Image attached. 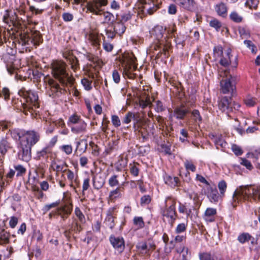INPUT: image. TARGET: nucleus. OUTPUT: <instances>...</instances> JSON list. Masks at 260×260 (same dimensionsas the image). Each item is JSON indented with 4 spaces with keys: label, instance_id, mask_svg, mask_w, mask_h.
Wrapping results in <instances>:
<instances>
[{
    "label": "nucleus",
    "instance_id": "obj_1",
    "mask_svg": "<svg viewBox=\"0 0 260 260\" xmlns=\"http://www.w3.org/2000/svg\"><path fill=\"white\" fill-rule=\"evenodd\" d=\"M252 199L255 201H260V188L248 185L240 186L234 191L232 204L233 207H235L241 201H251Z\"/></svg>",
    "mask_w": 260,
    "mask_h": 260
},
{
    "label": "nucleus",
    "instance_id": "obj_2",
    "mask_svg": "<svg viewBox=\"0 0 260 260\" xmlns=\"http://www.w3.org/2000/svg\"><path fill=\"white\" fill-rule=\"evenodd\" d=\"M20 96L23 98L25 103L22 104L23 112L27 114V111L32 112L40 107L38 94L31 90H26L22 88L18 91Z\"/></svg>",
    "mask_w": 260,
    "mask_h": 260
},
{
    "label": "nucleus",
    "instance_id": "obj_3",
    "mask_svg": "<svg viewBox=\"0 0 260 260\" xmlns=\"http://www.w3.org/2000/svg\"><path fill=\"white\" fill-rule=\"evenodd\" d=\"M134 128L141 136L143 142L148 140L154 135L155 131L154 125L149 119H137L134 124Z\"/></svg>",
    "mask_w": 260,
    "mask_h": 260
},
{
    "label": "nucleus",
    "instance_id": "obj_4",
    "mask_svg": "<svg viewBox=\"0 0 260 260\" xmlns=\"http://www.w3.org/2000/svg\"><path fill=\"white\" fill-rule=\"evenodd\" d=\"M136 61V58L132 55H126L122 56L121 62L123 68L122 75L125 79L138 80L137 78H140V77L137 76L131 72L132 70H136L137 68Z\"/></svg>",
    "mask_w": 260,
    "mask_h": 260
},
{
    "label": "nucleus",
    "instance_id": "obj_5",
    "mask_svg": "<svg viewBox=\"0 0 260 260\" xmlns=\"http://www.w3.org/2000/svg\"><path fill=\"white\" fill-rule=\"evenodd\" d=\"M52 74L58 81H73L66 71V64L62 61L53 60L51 63Z\"/></svg>",
    "mask_w": 260,
    "mask_h": 260
},
{
    "label": "nucleus",
    "instance_id": "obj_6",
    "mask_svg": "<svg viewBox=\"0 0 260 260\" xmlns=\"http://www.w3.org/2000/svg\"><path fill=\"white\" fill-rule=\"evenodd\" d=\"M175 201L170 197L166 198L165 201L166 209L162 211V215L167 218H169L174 221L177 216L175 210Z\"/></svg>",
    "mask_w": 260,
    "mask_h": 260
},
{
    "label": "nucleus",
    "instance_id": "obj_7",
    "mask_svg": "<svg viewBox=\"0 0 260 260\" xmlns=\"http://www.w3.org/2000/svg\"><path fill=\"white\" fill-rule=\"evenodd\" d=\"M23 139L20 142H25V144L32 147L40 139V134L35 131H25Z\"/></svg>",
    "mask_w": 260,
    "mask_h": 260
},
{
    "label": "nucleus",
    "instance_id": "obj_8",
    "mask_svg": "<svg viewBox=\"0 0 260 260\" xmlns=\"http://www.w3.org/2000/svg\"><path fill=\"white\" fill-rule=\"evenodd\" d=\"M18 158L24 161H28L31 157V146L25 144V142H19Z\"/></svg>",
    "mask_w": 260,
    "mask_h": 260
},
{
    "label": "nucleus",
    "instance_id": "obj_9",
    "mask_svg": "<svg viewBox=\"0 0 260 260\" xmlns=\"http://www.w3.org/2000/svg\"><path fill=\"white\" fill-rule=\"evenodd\" d=\"M22 45H27L30 42L33 45L37 46L41 43V37L38 32H35L30 36L29 35H24L21 37Z\"/></svg>",
    "mask_w": 260,
    "mask_h": 260
},
{
    "label": "nucleus",
    "instance_id": "obj_10",
    "mask_svg": "<svg viewBox=\"0 0 260 260\" xmlns=\"http://www.w3.org/2000/svg\"><path fill=\"white\" fill-rule=\"evenodd\" d=\"M73 210V205L70 202L66 203L56 209V213L60 216L63 221L66 220L71 214Z\"/></svg>",
    "mask_w": 260,
    "mask_h": 260
},
{
    "label": "nucleus",
    "instance_id": "obj_11",
    "mask_svg": "<svg viewBox=\"0 0 260 260\" xmlns=\"http://www.w3.org/2000/svg\"><path fill=\"white\" fill-rule=\"evenodd\" d=\"M232 98L226 96L221 97L218 101V108L222 112L229 113L233 110Z\"/></svg>",
    "mask_w": 260,
    "mask_h": 260
},
{
    "label": "nucleus",
    "instance_id": "obj_12",
    "mask_svg": "<svg viewBox=\"0 0 260 260\" xmlns=\"http://www.w3.org/2000/svg\"><path fill=\"white\" fill-rule=\"evenodd\" d=\"M189 108L184 104L176 107L174 110V116L178 119H183L190 112Z\"/></svg>",
    "mask_w": 260,
    "mask_h": 260
},
{
    "label": "nucleus",
    "instance_id": "obj_13",
    "mask_svg": "<svg viewBox=\"0 0 260 260\" xmlns=\"http://www.w3.org/2000/svg\"><path fill=\"white\" fill-rule=\"evenodd\" d=\"M110 243L118 252H121L125 248L124 241L122 237L110 236L109 238Z\"/></svg>",
    "mask_w": 260,
    "mask_h": 260
},
{
    "label": "nucleus",
    "instance_id": "obj_14",
    "mask_svg": "<svg viewBox=\"0 0 260 260\" xmlns=\"http://www.w3.org/2000/svg\"><path fill=\"white\" fill-rule=\"evenodd\" d=\"M124 183L118 186L116 189L111 190L109 192L108 202L114 203L116 200L121 198L122 192L124 191Z\"/></svg>",
    "mask_w": 260,
    "mask_h": 260
},
{
    "label": "nucleus",
    "instance_id": "obj_15",
    "mask_svg": "<svg viewBox=\"0 0 260 260\" xmlns=\"http://www.w3.org/2000/svg\"><path fill=\"white\" fill-rule=\"evenodd\" d=\"M177 5L184 10L193 11L196 9V3L194 0H175Z\"/></svg>",
    "mask_w": 260,
    "mask_h": 260
},
{
    "label": "nucleus",
    "instance_id": "obj_16",
    "mask_svg": "<svg viewBox=\"0 0 260 260\" xmlns=\"http://www.w3.org/2000/svg\"><path fill=\"white\" fill-rule=\"evenodd\" d=\"M220 91L223 94L234 95L236 91L235 82H220Z\"/></svg>",
    "mask_w": 260,
    "mask_h": 260
},
{
    "label": "nucleus",
    "instance_id": "obj_17",
    "mask_svg": "<svg viewBox=\"0 0 260 260\" xmlns=\"http://www.w3.org/2000/svg\"><path fill=\"white\" fill-rule=\"evenodd\" d=\"M71 132L76 135L84 134L87 131V123L83 119L71 127Z\"/></svg>",
    "mask_w": 260,
    "mask_h": 260
},
{
    "label": "nucleus",
    "instance_id": "obj_18",
    "mask_svg": "<svg viewBox=\"0 0 260 260\" xmlns=\"http://www.w3.org/2000/svg\"><path fill=\"white\" fill-rule=\"evenodd\" d=\"M206 194L211 202L216 203L218 201L219 194L216 186H207Z\"/></svg>",
    "mask_w": 260,
    "mask_h": 260
},
{
    "label": "nucleus",
    "instance_id": "obj_19",
    "mask_svg": "<svg viewBox=\"0 0 260 260\" xmlns=\"http://www.w3.org/2000/svg\"><path fill=\"white\" fill-rule=\"evenodd\" d=\"M138 90L140 91H144V97L141 98L139 99V105L142 108H145L148 106H149L151 104L149 96L148 94L147 93L146 91H148V88L147 87V89H145L144 88V86L143 85L141 86V85L139 86V87L138 88Z\"/></svg>",
    "mask_w": 260,
    "mask_h": 260
},
{
    "label": "nucleus",
    "instance_id": "obj_20",
    "mask_svg": "<svg viewBox=\"0 0 260 260\" xmlns=\"http://www.w3.org/2000/svg\"><path fill=\"white\" fill-rule=\"evenodd\" d=\"M52 149L50 146H47L41 150L38 151L36 153L37 159H47L52 154Z\"/></svg>",
    "mask_w": 260,
    "mask_h": 260
},
{
    "label": "nucleus",
    "instance_id": "obj_21",
    "mask_svg": "<svg viewBox=\"0 0 260 260\" xmlns=\"http://www.w3.org/2000/svg\"><path fill=\"white\" fill-rule=\"evenodd\" d=\"M12 148L11 143L7 138H3L0 141V153L4 156L8 151Z\"/></svg>",
    "mask_w": 260,
    "mask_h": 260
},
{
    "label": "nucleus",
    "instance_id": "obj_22",
    "mask_svg": "<svg viewBox=\"0 0 260 260\" xmlns=\"http://www.w3.org/2000/svg\"><path fill=\"white\" fill-rule=\"evenodd\" d=\"M238 240L240 243L242 244L249 241L252 245H254L256 244V241L254 238L251 236L248 233H243L239 235L238 237Z\"/></svg>",
    "mask_w": 260,
    "mask_h": 260
},
{
    "label": "nucleus",
    "instance_id": "obj_23",
    "mask_svg": "<svg viewBox=\"0 0 260 260\" xmlns=\"http://www.w3.org/2000/svg\"><path fill=\"white\" fill-rule=\"evenodd\" d=\"M92 182L94 189L99 190L104 186L105 180L101 175L96 174L93 177Z\"/></svg>",
    "mask_w": 260,
    "mask_h": 260
},
{
    "label": "nucleus",
    "instance_id": "obj_24",
    "mask_svg": "<svg viewBox=\"0 0 260 260\" xmlns=\"http://www.w3.org/2000/svg\"><path fill=\"white\" fill-rule=\"evenodd\" d=\"M67 166H68L66 163L59 164L53 161L51 162L50 168L52 169L53 171L56 172V176H57L59 172H65V171L66 170V168L67 167Z\"/></svg>",
    "mask_w": 260,
    "mask_h": 260
},
{
    "label": "nucleus",
    "instance_id": "obj_25",
    "mask_svg": "<svg viewBox=\"0 0 260 260\" xmlns=\"http://www.w3.org/2000/svg\"><path fill=\"white\" fill-rule=\"evenodd\" d=\"M215 10L217 14L223 18L227 16L228 8L223 2H220L215 6Z\"/></svg>",
    "mask_w": 260,
    "mask_h": 260
},
{
    "label": "nucleus",
    "instance_id": "obj_26",
    "mask_svg": "<svg viewBox=\"0 0 260 260\" xmlns=\"http://www.w3.org/2000/svg\"><path fill=\"white\" fill-rule=\"evenodd\" d=\"M216 210L213 208H208L204 213V219L209 222H212L215 220V215L216 214Z\"/></svg>",
    "mask_w": 260,
    "mask_h": 260
},
{
    "label": "nucleus",
    "instance_id": "obj_27",
    "mask_svg": "<svg viewBox=\"0 0 260 260\" xmlns=\"http://www.w3.org/2000/svg\"><path fill=\"white\" fill-rule=\"evenodd\" d=\"M232 50L230 48H228L226 51V56H222L219 61L220 64L224 67H228L231 63V57L232 56L231 55Z\"/></svg>",
    "mask_w": 260,
    "mask_h": 260
},
{
    "label": "nucleus",
    "instance_id": "obj_28",
    "mask_svg": "<svg viewBox=\"0 0 260 260\" xmlns=\"http://www.w3.org/2000/svg\"><path fill=\"white\" fill-rule=\"evenodd\" d=\"M76 218H73L72 223L69 225L71 230L76 234L79 233L83 230L82 226Z\"/></svg>",
    "mask_w": 260,
    "mask_h": 260
},
{
    "label": "nucleus",
    "instance_id": "obj_29",
    "mask_svg": "<svg viewBox=\"0 0 260 260\" xmlns=\"http://www.w3.org/2000/svg\"><path fill=\"white\" fill-rule=\"evenodd\" d=\"M165 29L160 25L156 26L151 31L152 35L155 36L157 40H159L162 38Z\"/></svg>",
    "mask_w": 260,
    "mask_h": 260
},
{
    "label": "nucleus",
    "instance_id": "obj_30",
    "mask_svg": "<svg viewBox=\"0 0 260 260\" xmlns=\"http://www.w3.org/2000/svg\"><path fill=\"white\" fill-rule=\"evenodd\" d=\"M10 234L9 233L3 230L0 232V245H4L9 243Z\"/></svg>",
    "mask_w": 260,
    "mask_h": 260
},
{
    "label": "nucleus",
    "instance_id": "obj_31",
    "mask_svg": "<svg viewBox=\"0 0 260 260\" xmlns=\"http://www.w3.org/2000/svg\"><path fill=\"white\" fill-rule=\"evenodd\" d=\"M9 131L11 132V135L12 138L16 140H19L20 141L21 139H23V137L24 136V134H25V130L23 129H13L11 131L9 129Z\"/></svg>",
    "mask_w": 260,
    "mask_h": 260
},
{
    "label": "nucleus",
    "instance_id": "obj_32",
    "mask_svg": "<svg viewBox=\"0 0 260 260\" xmlns=\"http://www.w3.org/2000/svg\"><path fill=\"white\" fill-rule=\"evenodd\" d=\"M113 29L114 31L121 36L122 35L125 31L126 27L122 23H121L119 21L115 22V25H114Z\"/></svg>",
    "mask_w": 260,
    "mask_h": 260
},
{
    "label": "nucleus",
    "instance_id": "obj_33",
    "mask_svg": "<svg viewBox=\"0 0 260 260\" xmlns=\"http://www.w3.org/2000/svg\"><path fill=\"white\" fill-rule=\"evenodd\" d=\"M156 47L158 48V52L156 54V57L157 58H160L161 57V55L163 54L165 56H167V53L168 52V49L164 45H161V44L160 45H155L154 46V49L155 50H157Z\"/></svg>",
    "mask_w": 260,
    "mask_h": 260
},
{
    "label": "nucleus",
    "instance_id": "obj_34",
    "mask_svg": "<svg viewBox=\"0 0 260 260\" xmlns=\"http://www.w3.org/2000/svg\"><path fill=\"white\" fill-rule=\"evenodd\" d=\"M132 119L136 121L135 122H136L137 120L139 119L136 118V114L135 113H133L132 112H128L126 114V115L124 117L122 120V122L123 123L128 124L131 122Z\"/></svg>",
    "mask_w": 260,
    "mask_h": 260
},
{
    "label": "nucleus",
    "instance_id": "obj_35",
    "mask_svg": "<svg viewBox=\"0 0 260 260\" xmlns=\"http://www.w3.org/2000/svg\"><path fill=\"white\" fill-rule=\"evenodd\" d=\"M132 18V14L129 12L123 13L120 16L117 15L116 19L118 21L124 24V22H127Z\"/></svg>",
    "mask_w": 260,
    "mask_h": 260
},
{
    "label": "nucleus",
    "instance_id": "obj_36",
    "mask_svg": "<svg viewBox=\"0 0 260 260\" xmlns=\"http://www.w3.org/2000/svg\"><path fill=\"white\" fill-rule=\"evenodd\" d=\"M82 119L81 118L80 116L77 115L76 113H74L71 115L69 117V119L68 121V125H70L71 124H76V123L80 122V120H82Z\"/></svg>",
    "mask_w": 260,
    "mask_h": 260
},
{
    "label": "nucleus",
    "instance_id": "obj_37",
    "mask_svg": "<svg viewBox=\"0 0 260 260\" xmlns=\"http://www.w3.org/2000/svg\"><path fill=\"white\" fill-rule=\"evenodd\" d=\"M46 88H49L53 92H61V88L59 87V85L57 82H47Z\"/></svg>",
    "mask_w": 260,
    "mask_h": 260
},
{
    "label": "nucleus",
    "instance_id": "obj_38",
    "mask_svg": "<svg viewBox=\"0 0 260 260\" xmlns=\"http://www.w3.org/2000/svg\"><path fill=\"white\" fill-rule=\"evenodd\" d=\"M139 165L138 163L135 162L133 164H130L129 165V169L131 174L135 177L138 176L139 175V169L138 167Z\"/></svg>",
    "mask_w": 260,
    "mask_h": 260
},
{
    "label": "nucleus",
    "instance_id": "obj_39",
    "mask_svg": "<svg viewBox=\"0 0 260 260\" xmlns=\"http://www.w3.org/2000/svg\"><path fill=\"white\" fill-rule=\"evenodd\" d=\"M133 222L137 229H142L145 225L143 219L142 217H135L133 219Z\"/></svg>",
    "mask_w": 260,
    "mask_h": 260
},
{
    "label": "nucleus",
    "instance_id": "obj_40",
    "mask_svg": "<svg viewBox=\"0 0 260 260\" xmlns=\"http://www.w3.org/2000/svg\"><path fill=\"white\" fill-rule=\"evenodd\" d=\"M179 179L177 177H169L166 179V183L171 186H177L178 185Z\"/></svg>",
    "mask_w": 260,
    "mask_h": 260
},
{
    "label": "nucleus",
    "instance_id": "obj_41",
    "mask_svg": "<svg viewBox=\"0 0 260 260\" xmlns=\"http://www.w3.org/2000/svg\"><path fill=\"white\" fill-rule=\"evenodd\" d=\"M146 242H139L137 245V248L138 250H140L142 254L148 255L149 251H147Z\"/></svg>",
    "mask_w": 260,
    "mask_h": 260
},
{
    "label": "nucleus",
    "instance_id": "obj_42",
    "mask_svg": "<svg viewBox=\"0 0 260 260\" xmlns=\"http://www.w3.org/2000/svg\"><path fill=\"white\" fill-rule=\"evenodd\" d=\"M14 168L17 172V176H22L26 173V169L21 165H15Z\"/></svg>",
    "mask_w": 260,
    "mask_h": 260
},
{
    "label": "nucleus",
    "instance_id": "obj_43",
    "mask_svg": "<svg viewBox=\"0 0 260 260\" xmlns=\"http://www.w3.org/2000/svg\"><path fill=\"white\" fill-rule=\"evenodd\" d=\"M230 19L235 22L239 23L242 21L243 18L236 12H233L230 15Z\"/></svg>",
    "mask_w": 260,
    "mask_h": 260
},
{
    "label": "nucleus",
    "instance_id": "obj_44",
    "mask_svg": "<svg viewBox=\"0 0 260 260\" xmlns=\"http://www.w3.org/2000/svg\"><path fill=\"white\" fill-rule=\"evenodd\" d=\"M75 214L78 217L79 221L83 223L85 221V216L79 207H76L75 209Z\"/></svg>",
    "mask_w": 260,
    "mask_h": 260
},
{
    "label": "nucleus",
    "instance_id": "obj_45",
    "mask_svg": "<svg viewBox=\"0 0 260 260\" xmlns=\"http://www.w3.org/2000/svg\"><path fill=\"white\" fill-rule=\"evenodd\" d=\"M69 61L71 64V67L74 70H77L79 68V62L77 58L72 56L69 58Z\"/></svg>",
    "mask_w": 260,
    "mask_h": 260
},
{
    "label": "nucleus",
    "instance_id": "obj_46",
    "mask_svg": "<svg viewBox=\"0 0 260 260\" xmlns=\"http://www.w3.org/2000/svg\"><path fill=\"white\" fill-rule=\"evenodd\" d=\"M184 167L187 171H191L192 172H194L196 171V167L193 165L192 161L186 160L184 161Z\"/></svg>",
    "mask_w": 260,
    "mask_h": 260
},
{
    "label": "nucleus",
    "instance_id": "obj_47",
    "mask_svg": "<svg viewBox=\"0 0 260 260\" xmlns=\"http://www.w3.org/2000/svg\"><path fill=\"white\" fill-rule=\"evenodd\" d=\"M87 143L86 140H81L77 143L76 149H79L81 152H85L87 149Z\"/></svg>",
    "mask_w": 260,
    "mask_h": 260
},
{
    "label": "nucleus",
    "instance_id": "obj_48",
    "mask_svg": "<svg viewBox=\"0 0 260 260\" xmlns=\"http://www.w3.org/2000/svg\"><path fill=\"white\" fill-rule=\"evenodd\" d=\"M117 178V175H114L109 179L108 183L111 187H114L119 185V181Z\"/></svg>",
    "mask_w": 260,
    "mask_h": 260
},
{
    "label": "nucleus",
    "instance_id": "obj_49",
    "mask_svg": "<svg viewBox=\"0 0 260 260\" xmlns=\"http://www.w3.org/2000/svg\"><path fill=\"white\" fill-rule=\"evenodd\" d=\"M209 24L210 26L215 28L217 31H219L221 27V22L216 19L211 20Z\"/></svg>",
    "mask_w": 260,
    "mask_h": 260
},
{
    "label": "nucleus",
    "instance_id": "obj_50",
    "mask_svg": "<svg viewBox=\"0 0 260 260\" xmlns=\"http://www.w3.org/2000/svg\"><path fill=\"white\" fill-rule=\"evenodd\" d=\"M218 187L219 188L220 193L221 195H224V193L226 189L227 185L225 181H220L218 184Z\"/></svg>",
    "mask_w": 260,
    "mask_h": 260
},
{
    "label": "nucleus",
    "instance_id": "obj_51",
    "mask_svg": "<svg viewBox=\"0 0 260 260\" xmlns=\"http://www.w3.org/2000/svg\"><path fill=\"white\" fill-rule=\"evenodd\" d=\"M200 260H214L213 257L208 252H202L199 253Z\"/></svg>",
    "mask_w": 260,
    "mask_h": 260
},
{
    "label": "nucleus",
    "instance_id": "obj_52",
    "mask_svg": "<svg viewBox=\"0 0 260 260\" xmlns=\"http://www.w3.org/2000/svg\"><path fill=\"white\" fill-rule=\"evenodd\" d=\"M259 3L258 0H247L245 5L250 9H256Z\"/></svg>",
    "mask_w": 260,
    "mask_h": 260
},
{
    "label": "nucleus",
    "instance_id": "obj_53",
    "mask_svg": "<svg viewBox=\"0 0 260 260\" xmlns=\"http://www.w3.org/2000/svg\"><path fill=\"white\" fill-rule=\"evenodd\" d=\"M60 150L67 155H70L72 153L73 148L71 145H63L60 147Z\"/></svg>",
    "mask_w": 260,
    "mask_h": 260
},
{
    "label": "nucleus",
    "instance_id": "obj_54",
    "mask_svg": "<svg viewBox=\"0 0 260 260\" xmlns=\"http://www.w3.org/2000/svg\"><path fill=\"white\" fill-rule=\"evenodd\" d=\"M192 115L196 122H201L202 121V117L200 114L199 111L197 110H193L192 112Z\"/></svg>",
    "mask_w": 260,
    "mask_h": 260
},
{
    "label": "nucleus",
    "instance_id": "obj_55",
    "mask_svg": "<svg viewBox=\"0 0 260 260\" xmlns=\"http://www.w3.org/2000/svg\"><path fill=\"white\" fill-rule=\"evenodd\" d=\"M232 149L234 153L237 156L241 155L243 153V151L241 147L236 144H233L232 146Z\"/></svg>",
    "mask_w": 260,
    "mask_h": 260
},
{
    "label": "nucleus",
    "instance_id": "obj_56",
    "mask_svg": "<svg viewBox=\"0 0 260 260\" xmlns=\"http://www.w3.org/2000/svg\"><path fill=\"white\" fill-rule=\"evenodd\" d=\"M147 251H149L148 255H150L151 252L155 249V245L154 243L150 241L146 242Z\"/></svg>",
    "mask_w": 260,
    "mask_h": 260
},
{
    "label": "nucleus",
    "instance_id": "obj_57",
    "mask_svg": "<svg viewBox=\"0 0 260 260\" xmlns=\"http://www.w3.org/2000/svg\"><path fill=\"white\" fill-rule=\"evenodd\" d=\"M112 124L115 127H118L121 124L119 118L117 115H113L111 118Z\"/></svg>",
    "mask_w": 260,
    "mask_h": 260
},
{
    "label": "nucleus",
    "instance_id": "obj_58",
    "mask_svg": "<svg viewBox=\"0 0 260 260\" xmlns=\"http://www.w3.org/2000/svg\"><path fill=\"white\" fill-rule=\"evenodd\" d=\"M65 172L67 174V178L70 181L71 183H72L73 180L75 179V175L73 171L69 169H67L65 171Z\"/></svg>",
    "mask_w": 260,
    "mask_h": 260
},
{
    "label": "nucleus",
    "instance_id": "obj_59",
    "mask_svg": "<svg viewBox=\"0 0 260 260\" xmlns=\"http://www.w3.org/2000/svg\"><path fill=\"white\" fill-rule=\"evenodd\" d=\"M18 222V218L16 216H12L10 218V220L9 221V225L10 226L14 229L16 227Z\"/></svg>",
    "mask_w": 260,
    "mask_h": 260
},
{
    "label": "nucleus",
    "instance_id": "obj_60",
    "mask_svg": "<svg viewBox=\"0 0 260 260\" xmlns=\"http://www.w3.org/2000/svg\"><path fill=\"white\" fill-rule=\"evenodd\" d=\"M215 144L217 148H219V146L221 147H225L226 142H224L222 139L218 138L215 139L214 141Z\"/></svg>",
    "mask_w": 260,
    "mask_h": 260
},
{
    "label": "nucleus",
    "instance_id": "obj_61",
    "mask_svg": "<svg viewBox=\"0 0 260 260\" xmlns=\"http://www.w3.org/2000/svg\"><path fill=\"white\" fill-rule=\"evenodd\" d=\"M151 201V197L149 195H145L141 198V205H147Z\"/></svg>",
    "mask_w": 260,
    "mask_h": 260
},
{
    "label": "nucleus",
    "instance_id": "obj_62",
    "mask_svg": "<svg viewBox=\"0 0 260 260\" xmlns=\"http://www.w3.org/2000/svg\"><path fill=\"white\" fill-rule=\"evenodd\" d=\"M176 252L179 255L182 254L184 252H185V254H188V248L184 246H182L177 247L176 248Z\"/></svg>",
    "mask_w": 260,
    "mask_h": 260
},
{
    "label": "nucleus",
    "instance_id": "obj_63",
    "mask_svg": "<svg viewBox=\"0 0 260 260\" xmlns=\"http://www.w3.org/2000/svg\"><path fill=\"white\" fill-rule=\"evenodd\" d=\"M63 20L66 22L71 21L74 18L73 15L70 13H64L62 15Z\"/></svg>",
    "mask_w": 260,
    "mask_h": 260
},
{
    "label": "nucleus",
    "instance_id": "obj_64",
    "mask_svg": "<svg viewBox=\"0 0 260 260\" xmlns=\"http://www.w3.org/2000/svg\"><path fill=\"white\" fill-rule=\"evenodd\" d=\"M240 164L246 167V168L249 170H250L252 168V166L251 162L245 158H241Z\"/></svg>",
    "mask_w": 260,
    "mask_h": 260
}]
</instances>
